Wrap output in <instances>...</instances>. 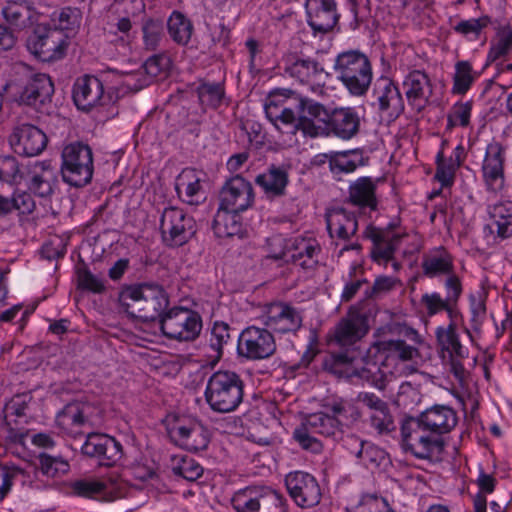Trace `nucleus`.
I'll return each instance as SVG.
<instances>
[{"label":"nucleus","mask_w":512,"mask_h":512,"mask_svg":"<svg viewBox=\"0 0 512 512\" xmlns=\"http://www.w3.org/2000/svg\"><path fill=\"white\" fill-rule=\"evenodd\" d=\"M374 347L378 352L380 366L373 364L371 367H364L357 372V375L375 388L384 390L388 375H402L406 370L409 372L416 370L406 363L415 362L420 358L418 345L407 343L403 339H395L377 341Z\"/></svg>","instance_id":"1"},{"label":"nucleus","mask_w":512,"mask_h":512,"mask_svg":"<svg viewBox=\"0 0 512 512\" xmlns=\"http://www.w3.org/2000/svg\"><path fill=\"white\" fill-rule=\"evenodd\" d=\"M118 300L125 313L143 321L157 319L169 305L166 292L150 284L127 286L119 293Z\"/></svg>","instance_id":"2"},{"label":"nucleus","mask_w":512,"mask_h":512,"mask_svg":"<svg viewBox=\"0 0 512 512\" xmlns=\"http://www.w3.org/2000/svg\"><path fill=\"white\" fill-rule=\"evenodd\" d=\"M204 396L214 412H233L243 401L244 381L235 371H215L207 381Z\"/></svg>","instance_id":"3"},{"label":"nucleus","mask_w":512,"mask_h":512,"mask_svg":"<svg viewBox=\"0 0 512 512\" xmlns=\"http://www.w3.org/2000/svg\"><path fill=\"white\" fill-rule=\"evenodd\" d=\"M337 79L353 96L367 93L373 78L369 58L358 50L344 51L337 55L334 62Z\"/></svg>","instance_id":"4"},{"label":"nucleus","mask_w":512,"mask_h":512,"mask_svg":"<svg viewBox=\"0 0 512 512\" xmlns=\"http://www.w3.org/2000/svg\"><path fill=\"white\" fill-rule=\"evenodd\" d=\"M302 95L286 88L271 91L265 101V113L268 120L278 129H289L295 134L298 129V111L302 104Z\"/></svg>","instance_id":"5"},{"label":"nucleus","mask_w":512,"mask_h":512,"mask_svg":"<svg viewBox=\"0 0 512 512\" xmlns=\"http://www.w3.org/2000/svg\"><path fill=\"white\" fill-rule=\"evenodd\" d=\"M63 181L73 187L89 184L93 176V155L91 148L81 142L66 145L61 154Z\"/></svg>","instance_id":"6"},{"label":"nucleus","mask_w":512,"mask_h":512,"mask_svg":"<svg viewBox=\"0 0 512 512\" xmlns=\"http://www.w3.org/2000/svg\"><path fill=\"white\" fill-rule=\"evenodd\" d=\"M236 512H287L282 494L266 486H248L238 490L231 499Z\"/></svg>","instance_id":"7"},{"label":"nucleus","mask_w":512,"mask_h":512,"mask_svg":"<svg viewBox=\"0 0 512 512\" xmlns=\"http://www.w3.org/2000/svg\"><path fill=\"white\" fill-rule=\"evenodd\" d=\"M427 431L417 418L405 419L401 425L403 447L419 459L438 458L444 451V440L427 435Z\"/></svg>","instance_id":"8"},{"label":"nucleus","mask_w":512,"mask_h":512,"mask_svg":"<svg viewBox=\"0 0 512 512\" xmlns=\"http://www.w3.org/2000/svg\"><path fill=\"white\" fill-rule=\"evenodd\" d=\"M160 328L166 338L179 342H191L201 333L202 318L194 310L173 307L162 315Z\"/></svg>","instance_id":"9"},{"label":"nucleus","mask_w":512,"mask_h":512,"mask_svg":"<svg viewBox=\"0 0 512 512\" xmlns=\"http://www.w3.org/2000/svg\"><path fill=\"white\" fill-rule=\"evenodd\" d=\"M395 225H388L385 228H377L372 225L367 226L364 236L372 241L370 257L373 262L386 268L389 263L395 272L401 268L394 255L399 249L404 233L395 230Z\"/></svg>","instance_id":"10"},{"label":"nucleus","mask_w":512,"mask_h":512,"mask_svg":"<svg viewBox=\"0 0 512 512\" xmlns=\"http://www.w3.org/2000/svg\"><path fill=\"white\" fill-rule=\"evenodd\" d=\"M160 231L166 245L182 246L195 235V220L181 208L166 207L161 214Z\"/></svg>","instance_id":"11"},{"label":"nucleus","mask_w":512,"mask_h":512,"mask_svg":"<svg viewBox=\"0 0 512 512\" xmlns=\"http://www.w3.org/2000/svg\"><path fill=\"white\" fill-rule=\"evenodd\" d=\"M276 352V342L272 333L265 328L249 326L238 337L237 354L250 361L263 360Z\"/></svg>","instance_id":"12"},{"label":"nucleus","mask_w":512,"mask_h":512,"mask_svg":"<svg viewBox=\"0 0 512 512\" xmlns=\"http://www.w3.org/2000/svg\"><path fill=\"white\" fill-rule=\"evenodd\" d=\"M373 106L381 117L394 121L404 112L405 105L398 86L388 77L376 80L373 89Z\"/></svg>","instance_id":"13"},{"label":"nucleus","mask_w":512,"mask_h":512,"mask_svg":"<svg viewBox=\"0 0 512 512\" xmlns=\"http://www.w3.org/2000/svg\"><path fill=\"white\" fill-rule=\"evenodd\" d=\"M302 104L298 111V125L296 129L304 136L316 138L328 136V121L330 113L327 108L307 97L302 96Z\"/></svg>","instance_id":"14"},{"label":"nucleus","mask_w":512,"mask_h":512,"mask_svg":"<svg viewBox=\"0 0 512 512\" xmlns=\"http://www.w3.org/2000/svg\"><path fill=\"white\" fill-rule=\"evenodd\" d=\"M285 485L290 497L302 508L316 506L321 499L320 486L311 474L295 471L285 477Z\"/></svg>","instance_id":"15"},{"label":"nucleus","mask_w":512,"mask_h":512,"mask_svg":"<svg viewBox=\"0 0 512 512\" xmlns=\"http://www.w3.org/2000/svg\"><path fill=\"white\" fill-rule=\"evenodd\" d=\"M81 452L91 458L98 459L103 466H113L123 457V447L114 437L101 433L87 435Z\"/></svg>","instance_id":"16"},{"label":"nucleus","mask_w":512,"mask_h":512,"mask_svg":"<svg viewBox=\"0 0 512 512\" xmlns=\"http://www.w3.org/2000/svg\"><path fill=\"white\" fill-rule=\"evenodd\" d=\"M219 200V208L237 213L243 212L253 204V187L249 181L237 175L222 187Z\"/></svg>","instance_id":"17"},{"label":"nucleus","mask_w":512,"mask_h":512,"mask_svg":"<svg viewBox=\"0 0 512 512\" xmlns=\"http://www.w3.org/2000/svg\"><path fill=\"white\" fill-rule=\"evenodd\" d=\"M69 46V37L61 29H46L43 33L38 29L32 40L34 53L44 62L62 59Z\"/></svg>","instance_id":"18"},{"label":"nucleus","mask_w":512,"mask_h":512,"mask_svg":"<svg viewBox=\"0 0 512 512\" xmlns=\"http://www.w3.org/2000/svg\"><path fill=\"white\" fill-rule=\"evenodd\" d=\"M10 145L18 155L34 157L41 154L47 146V136L38 127L23 123L17 125L9 137Z\"/></svg>","instance_id":"19"},{"label":"nucleus","mask_w":512,"mask_h":512,"mask_svg":"<svg viewBox=\"0 0 512 512\" xmlns=\"http://www.w3.org/2000/svg\"><path fill=\"white\" fill-rule=\"evenodd\" d=\"M369 331L368 318L352 306L334 328V340L341 346H350L361 340Z\"/></svg>","instance_id":"20"},{"label":"nucleus","mask_w":512,"mask_h":512,"mask_svg":"<svg viewBox=\"0 0 512 512\" xmlns=\"http://www.w3.org/2000/svg\"><path fill=\"white\" fill-rule=\"evenodd\" d=\"M263 318L267 328L282 334L296 332L302 325L300 312L283 302L268 304L264 309Z\"/></svg>","instance_id":"21"},{"label":"nucleus","mask_w":512,"mask_h":512,"mask_svg":"<svg viewBox=\"0 0 512 512\" xmlns=\"http://www.w3.org/2000/svg\"><path fill=\"white\" fill-rule=\"evenodd\" d=\"M307 21L315 33L325 34L338 23L339 14L335 0H306Z\"/></svg>","instance_id":"22"},{"label":"nucleus","mask_w":512,"mask_h":512,"mask_svg":"<svg viewBox=\"0 0 512 512\" xmlns=\"http://www.w3.org/2000/svg\"><path fill=\"white\" fill-rule=\"evenodd\" d=\"M73 100L78 109L90 111L104 104V85L93 75H84L76 79L73 85Z\"/></svg>","instance_id":"23"},{"label":"nucleus","mask_w":512,"mask_h":512,"mask_svg":"<svg viewBox=\"0 0 512 512\" xmlns=\"http://www.w3.org/2000/svg\"><path fill=\"white\" fill-rule=\"evenodd\" d=\"M403 88L409 105L418 112H421L430 103L433 85L424 71H410L403 80Z\"/></svg>","instance_id":"24"},{"label":"nucleus","mask_w":512,"mask_h":512,"mask_svg":"<svg viewBox=\"0 0 512 512\" xmlns=\"http://www.w3.org/2000/svg\"><path fill=\"white\" fill-rule=\"evenodd\" d=\"M169 435L177 445L189 451L204 450L209 443L207 429L198 422L174 425Z\"/></svg>","instance_id":"25"},{"label":"nucleus","mask_w":512,"mask_h":512,"mask_svg":"<svg viewBox=\"0 0 512 512\" xmlns=\"http://www.w3.org/2000/svg\"><path fill=\"white\" fill-rule=\"evenodd\" d=\"M505 150L498 142L490 143L486 148L483 161V177L488 188L499 191L504 187Z\"/></svg>","instance_id":"26"},{"label":"nucleus","mask_w":512,"mask_h":512,"mask_svg":"<svg viewBox=\"0 0 512 512\" xmlns=\"http://www.w3.org/2000/svg\"><path fill=\"white\" fill-rule=\"evenodd\" d=\"M285 72L299 82L309 85L315 92L321 86L320 79L323 77L324 69L315 59L291 56L287 60Z\"/></svg>","instance_id":"27"},{"label":"nucleus","mask_w":512,"mask_h":512,"mask_svg":"<svg viewBox=\"0 0 512 512\" xmlns=\"http://www.w3.org/2000/svg\"><path fill=\"white\" fill-rule=\"evenodd\" d=\"M327 231L332 239L348 241L358 230L355 213L343 207H333L325 214Z\"/></svg>","instance_id":"28"},{"label":"nucleus","mask_w":512,"mask_h":512,"mask_svg":"<svg viewBox=\"0 0 512 512\" xmlns=\"http://www.w3.org/2000/svg\"><path fill=\"white\" fill-rule=\"evenodd\" d=\"M380 179L360 177L349 185L347 202L361 210L378 208L377 186Z\"/></svg>","instance_id":"29"},{"label":"nucleus","mask_w":512,"mask_h":512,"mask_svg":"<svg viewBox=\"0 0 512 512\" xmlns=\"http://www.w3.org/2000/svg\"><path fill=\"white\" fill-rule=\"evenodd\" d=\"M417 419L429 432L438 435L450 432L458 422L456 412L444 405H435L426 409Z\"/></svg>","instance_id":"30"},{"label":"nucleus","mask_w":512,"mask_h":512,"mask_svg":"<svg viewBox=\"0 0 512 512\" xmlns=\"http://www.w3.org/2000/svg\"><path fill=\"white\" fill-rule=\"evenodd\" d=\"M57 172L49 162H36L30 172L28 188L39 197H50L57 187Z\"/></svg>","instance_id":"31"},{"label":"nucleus","mask_w":512,"mask_h":512,"mask_svg":"<svg viewBox=\"0 0 512 512\" xmlns=\"http://www.w3.org/2000/svg\"><path fill=\"white\" fill-rule=\"evenodd\" d=\"M328 135L331 133L342 139H350L359 130L360 118L352 108H339L330 113Z\"/></svg>","instance_id":"32"},{"label":"nucleus","mask_w":512,"mask_h":512,"mask_svg":"<svg viewBox=\"0 0 512 512\" xmlns=\"http://www.w3.org/2000/svg\"><path fill=\"white\" fill-rule=\"evenodd\" d=\"M179 197L189 205H199L206 200L202 179L194 169H184L176 183Z\"/></svg>","instance_id":"33"},{"label":"nucleus","mask_w":512,"mask_h":512,"mask_svg":"<svg viewBox=\"0 0 512 512\" xmlns=\"http://www.w3.org/2000/svg\"><path fill=\"white\" fill-rule=\"evenodd\" d=\"M255 183L271 198L285 195L289 183L288 169L284 166L270 165L268 169L257 175Z\"/></svg>","instance_id":"34"},{"label":"nucleus","mask_w":512,"mask_h":512,"mask_svg":"<svg viewBox=\"0 0 512 512\" xmlns=\"http://www.w3.org/2000/svg\"><path fill=\"white\" fill-rule=\"evenodd\" d=\"M35 476L34 471L29 472L14 464L0 462V502L9 495L15 482H21L24 486L39 489L41 486L33 481Z\"/></svg>","instance_id":"35"},{"label":"nucleus","mask_w":512,"mask_h":512,"mask_svg":"<svg viewBox=\"0 0 512 512\" xmlns=\"http://www.w3.org/2000/svg\"><path fill=\"white\" fill-rule=\"evenodd\" d=\"M54 93V85L51 78L44 73L36 74L25 86L20 95L23 103L37 106L50 101Z\"/></svg>","instance_id":"36"},{"label":"nucleus","mask_w":512,"mask_h":512,"mask_svg":"<svg viewBox=\"0 0 512 512\" xmlns=\"http://www.w3.org/2000/svg\"><path fill=\"white\" fill-rule=\"evenodd\" d=\"M435 335L443 360L464 359L467 356V350L461 344L459 335L456 332V324H448L447 327H438L435 331Z\"/></svg>","instance_id":"37"},{"label":"nucleus","mask_w":512,"mask_h":512,"mask_svg":"<svg viewBox=\"0 0 512 512\" xmlns=\"http://www.w3.org/2000/svg\"><path fill=\"white\" fill-rule=\"evenodd\" d=\"M421 268L429 278L450 275L454 272L453 257L444 247L434 248L423 255Z\"/></svg>","instance_id":"38"},{"label":"nucleus","mask_w":512,"mask_h":512,"mask_svg":"<svg viewBox=\"0 0 512 512\" xmlns=\"http://www.w3.org/2000/svg\"><path fill=\"white\" fill-rule=\"evenodd\" d=\"M491 232L504 240L512 236V201L501 200L489 207Z\"/></svg>","instance_id":"39"},{"label":"nucleus","mask_w":512,"mask_h":512,"mask_svg":"<svg viewBox=\"0 0 512 512\" xmlns=\"http://www.w3.org/2000/svg\"><path fill=\"white\" fill-rule=\"evenodd\" d=\"M1 13L7 23L18 30L29 28L38 21L37 13L25 2H7Z\"/></svg>","instance_id":"40"},{"label":"nucleus","mask_w":512,"mask_h":512,"mask_svg":"<svg viewBox=\"0 0 512 512\" xmlns=\"http://www.w3.org/2000/svg\"><path fill=\"white\" fill-rule=\"evenodd\" d=\"M118 488V483L115 479H80L71 484L73 494L86 497L98 498L108 493H112Z\"/></svg>","instance_id":"41"},{"label":"nucleus","mask_w":512,"mask_h":512,"mask_svg":"<svg viewBox=\"0 0 512 512\" xmlns=\"http://www.w3.org/2000/svg\"><path fill=\"white\" fill-rule=\"evenodd\" d=\"M320 247L314 239H295L290 250V258L303 269H313L317 263Z\"/></svg>","instance_id":"42"},{"label":"nucleus","mask_w":512,"mask_h":512,"mask_svg":"<svg viewBox=\"0 0 512 512\" xmlns=\"http://www.w3.org/2000/svg\"><path fill=\"white\" fill-rule=\"evenodd\" d=\"M238 213L218 208L212 223L214 234L218 238L233 237L241 234L242 225Z\"/></svg>","instance_id":"43"},{"label":"nucleus","mask_w":512,"mask_h":512,"mask_svg":"<svg viewBox=\"0 0 512 512\" xmlns=\"http://www.w3.org/2000/svg\"><path fill=\"white\" fill-rule=\"evenodd\" d=\"M167 29L171 39L179 45H186L190 41L194 31L191 20L177 10L173 11L169 16Z\"/></svg>","instance_id":"44"},{"label":"nucleus","mask_w":512,"mask_h":512,"mask_svg":"<svg viewBox=\"0 0 512 512\" xmlns=\"http://www.w3.org/2000/svg\"><path fill=\"white\" fill-rule=\"evenodd\" d=\"M303 421L312 429V432L326 438L334 437L341 427V422L336 417L323 411L309 414Z\"/></svg>","instance_id":"45"},{"label":"nucleus","mask_w":512,"mask_h":512,"mask_svg":"<svg viewBox=\"0 0 512 512\" xmlns=\"http://www.w3.org/2000/svg\"><path fill=\"white\" fill-rule=\"evenodd\" d=\"M512 52V26L501 27L497 32L496 41L491 44L486 65H489Z\"/></svg>","instance_id":"46"},{"label":"nucleus","mask_w":512,"mask_h":512,"mask_svg":"<svg viewBox=\"0 0 512 512\" xmlns=\"http://www.w3.org/2000/svg\"><path fill=\"white\" fill-rule=\"evenodd\" d=\"M478 74L473 71L468 61H458L455 64L452 92L454 94H465L477 78Z\"/></svg>","instance_id":"47"},{"label":"nucleus","mask_w":512,"mask_h":512,"mask_svg":"<svg viewBox=\"0 0 512 512\" xmlns=\"http://www.w3.org/2000/svg\"><path fill=\"white\" fill-rule=\"evenodd\" d=\"M293 439L302 449L312 453H320L323 450V444L318 439V435L312 432L304 421L294 429Z\"/></svg>","instance_id":"48"},{"label":"nucleus","mask_w":512,"mask_h":512,"mask_svg":"<svg viewBox=\"0 0 512 512\" xmlns=\"http://www.w3.org/2000/svg\"><path fill=\"white\" fill-rule=\"evenodd\" d=\"M197 94L203 107L217 108L224 97V87L219 83H202L197 87Z\"/></svg>","instance_id":"49"},{"label":"nucleus","mask_w":512,"mask_h":512,"mask_svg":"<svg viewBox=\"0 0 512 512\" xmlns=\"http://www.w3.org/2000/svg\"><path fill=\"white\" fill-rule=\"evenodd\" d=\"M174 461L176 462L172 467L173 473L188 481H196L203 474V467L191 457H175Z\"/></svg>","instance_id":"50"},{"label":"nucleus","mask_w":512,"mask_h":512,"mask_svg":"<svg viewBox=\"0 0 512 512\" xmlns=\"http://www.w3.org/2000/svg\"><path fill=\"white\" fill-rule=\"evenodd\" d=\"M230 330L229 324L224 321H215L212 325L209 344L217 359L222 357L224 346L231 339Z\"/></svg>","instance_id":"51"},{"label":"nucleus","mask_w":512,"mask_h":512,"mask_svg":"<svg viewBox=\"0 0 512 512\" xmlns=\"http://www.w3.org/2000/svg\"><path fill=\"white\" fill-rule=\"evenodd\" d=\"M366 423L378 435H389L396 430L393 415L387 408L379 413L367 414Z\"/></svg>","instance_id":"52"},{"label":"nucleus","mask_w":512,"mask_h":512,"mask_svg":"<svg viewBox=\"0 0 512 512\" xmlns=\"http://www.w3.org/2000/svg\"><path fill=\"white\" fill-rule=\"evenodd\" d=\"M143 43L146 49L156 50L163 37V22L148 18L142 25Z\"/></svg>","instance_id":"53"},{"label":"nucleus","mask_w":512,"mask_h":512,"mask_svg":"<svg viewBox=\"0 0 512 512\" xmlns=\"http://www.w3.org/2000/svg\"><path fill=\"white\" fill-rule=\"evenodd\" d=\"M170 67L171 59L164 53L149 57L143 65L144 73L150 82L157 77H166Z\"/></svg>","instance_id":"54"},{"label":"nucleus","mask_w":512,"mask_h":512,"mask_svg":"<svg viewBox=\"0 0 512 512\" xmlns=\"http://www.w3.org/2000/svg\"><path fill=\"white\" fill-rule=\"evenodd\" d=\"M38 459L41 472L48 477H58L69 471V463L61 457L41 453Z\"/></svg>","instance_id":"55"},{"label":"nucleus","mask_w":512,"mask_h":512,"mask_svg":"<svg viewBox=\"0 0 512 512\" xmlns=\"http://www.w3.org/2000/svg\"><path fill=\"white\" fill-rule=\"evenodd\" d=\"M357 460L368 469H376L386 462L387 454L380 447L367 441Z\"/></svg>","instance_id":"56"},{"label":"nucleus","mask_w":512,"mask_h":512,"mask_svg":"<svg viewBox=\"0 0 512 512\" xmlns=\"http://www.w3.org/2000/svg\"><path fill=\"white\" fill-rule=\"evenodd\" d=\"M350 512H394L386 499L377 495H363Z\"/></svg>","instance_id":"57"},{"label":"nucleus","mask_w":512,"mask_h":512,"mask_svg":"<svg viewBox=\"0 0 512 512\" xmlns=\"http://www.w3.org/2000/svg\"><path fill=\"white\" fill-rule=\"evenodd\" d=\"M471 324L475 331H479L486 318V302L482 293L469 297Z\"/></svg>","instance_id":"58"},{"label":"nucleus","mask_w":512,"mask_h":512,"mask_svg":"<svg viewBox=\"0 0 512 512\" xmlns=\"http://www.w3.org/2000/svg\"><path fill=\"white\" fill-rule=\"evenodd\" d=\"M472 110L471 102L456 103L448 114V127H466L469 124Z\"/></svg>","instance_id":"59"},{"label":"nucleus","mask_w":512,"mask_h":512,"mask_svg":"<svg viewBox=\"0 0 512 512\" xmlns=\"http://www.w3.org/2000/svg\"><path fill=\"white\" fill-rule=\"evenodd\" d=\"M58 421L62 425L82 426L87 418L79 404H68L58 415Z\"/></svg>","instance_id":"60"},{"label":"nucleus","mask_w":512,"mask_h":512,"mask_svg":"<svg viewBox=\"0 0 512 512\" xmlns=\"http://www.w3.org/2000/svg\"><path fill=\"white\" fill-rule=\"evenodd\" d=\"M32 400V396L28 393L14 395L4 407L5 416H17L22 417L26 414L29 403Z\"/></svg>","instance_id":"61"},{"label":"nucleus","mask_w":512,"mask_h":512,"mask_svg":"<svg viewBox=\"0 0 512 512\" xmlns=\"http://www.w3.org/2000/svg\"><path fill=\"white\" fill-rule=\"evenodd\" d=\"M78 286L81 289L91 291L93 293H102L105 290L103 280L92 274L88 269H79L77 272Z\"/></svg>","instance_id":"62"},{"label":"nucleus","mask_w":512,"mask_h":512,"mask_svg":"<svg viewBox=\"0 0 512 512\" xmlns=\"http://www.w3.org/2000/svg\"><path fill=\"white\" fill-rule=\"evenodd\" d=\"M491 20L488 16H482L478 19H469L460 21L455 26V31L463 35L475 34L478 35L482 29L490 24Z\"/></svg>","instance_id":"63"},{"label":"nucleus","mask_w":512,"mask_h":512,"mask_svg":"<svg viewBox=\"0 0 512 512\" xmlns=\"http://www.w3.org/2000/svg\"><path fill=\"white\" fill-rule=\"evenodd\" d=\"M76 20V14L71 8L56 10L51 15L52 29H61L63 32L70 29Z\"/></svg>","instance_id":"64"}]
</instances>
